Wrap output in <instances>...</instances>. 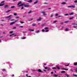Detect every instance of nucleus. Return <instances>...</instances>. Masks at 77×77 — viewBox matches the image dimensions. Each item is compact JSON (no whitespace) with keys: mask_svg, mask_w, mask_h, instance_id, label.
<instances>
[{"mask_svg":"<svg viewBox=\"0 0 77 77\" xmlns=\"http://www.w3.org/2000/svg\"><path fill=\"white\" fill-rule=\"evenodd\" d=\"M21 3V2H20L18 3L17 5L19 6V7H20V6H24V7H29V5L25 4H21L20 5V4Z\"/></svg>","mask_w":77,"mask_h":77,"instance_id":"nucleus-1","label":"nucleus"},{"mask_svg":"<svg viewBox=\"0 0 77 77\" xmlns=\"http://www.w3.org/2000/svg\"><path fill=\"white\" fill-rule=\"evenodd\" d=\"M3 3H5V1H2V2L1 3H0V6H3V5H4V3L2 4Z\"/></svg>","mask_w":77,"mask_h":77,"instance_id":"nucleus-2","label":"nucleus"},{"mask_svg":"<svg viewBox=\"0 0 77 77\" xmlns=\"http://www.w3.org/2000/svg\"><path fill=\"white\" fill-rule=\"evenodd\" d=\"M12 17V15H10L6 17L5 18H10V17Z\"/></svg>","mask_w":77,"mask_h":77,"instance_id":"nucleus-3","label":"nucleus"},{"mask_svg":"<svg viewBox=\"0 0 77 77\" xmlns=\"http://www.w3.org/2000/svg\"><path fill=\"white\" fill-rule=\"evenodd\" d=\"M42 18L41 17H39V19H38L37 20V21H41V20Z\"/></svg>","mask_w":77,"mask_h":77,"instance_id":"nucleus-4","label":"nucleus"},{"mask_svg":"<svg viewBox=\"0 0 77 77\" xmlns=\"http://www.w3.org/2000/svg\"><path fill=\"white\" fill-rule=\"evenodd\" d=\"M38 72H42L41 71V70L40 69H38Z\"/></svg>","mask_w":77,"mask_h":77,"instance_id":"nucleus-5","label":"nucleus"},{"mask_svg":"<svg viewBox=\"0 0 77 77\" xmlns=\"http://www.w3.org/2000/svg\"><path fill=\"white\" fill-rule=\"evenodd\" d=\"M5 8H8V5H6L4 7Z\"/></svg>","mask_w":77,"mask_h":77,"instance_id":"nucleus-6","label":"nucleus"},{"mask_svg":"<svg viewBox=\"0 0 77 77\" xmlns=\"http://www.w3.org/2000/svg\"><path fill=\"white\" fill-rule=\"evenodd\" d=\"M12 11V10H9L8 11H7L6 12V13H8V12H10V11Z\"/></svg>","mask_w":77,"mask_h":77,"instance_id":"nucleus-7","label":"nucleus"},{"mask_svg":"<svg viewBox=\"0 0 77 77\" xmlns=\"http://www.w3.org/2000/svg\"><path fill=\"white\" fill-rule=\"evenodd\" d=\"M32 2V0H29V1H28L27 2L28 3H31Z\"/></svg>","mask_w":77,"mask_h":77,"instance_id":"nucleus-8","label":"nucleus"},{"mask_svg":"<svg viewBox=\"0 0 77 77\" xmlns=\"http://www.w3.org/2000/svg\"><path fill=\"white\" fill-rule=\"evenodd\" d=\"M74 65L75 66H77V62H75L74 63Z\"/></svg>","mask_w":77,"mask_h":77,"instance_id":"nucleus-9","label":"nucleus"},{"mask_svg":"<svg viewBox=\"0 0 77 77\" xmlns=\"http://www.w3.org/2000/svg\"><path fill=\"white\" fill-rule=\"evenodd\" d=\"M28 30L29 31H31V32H33V31H34L33 29H29Z\"/></svg>","mask_w":77,"mask_h":77,"instance_id":"nucleus-10","label":"nucleus"},{"mask_svg":"<svg viewBox=\"0 0 77 77\" xmlns=\"http://www.w3.org/2000/svg\"><path fill=\"white\" fill-rule=\"evenodd\" d=\"M15 18L16 19H18L20 18V17H19V16H16L15 17Z\"/></svg>","mask_w":77,"mask_h":77,"instance_id":"nucleus-11","label":"nucleus"},{"mask_svg":"<svg viewBox=\"0 0 77 77\" xmlns=\"http://www.w3.org/2000/svg\"><path fill=\"white\" fill-rule=\"evenodd\" d=\"M14 23H15V22H11L10 23V25H12V24H14Z\"/></svg>","mask_w":77,"mask_h":77,"instance_id":"nucleus-12","label":"nucleus"},{"mask_svg":"<svg viewBox=\"0 0 77 77\" xmlns=\"http://www.w3.org/2000/svg\"><path fill=\"white\" fill-rule=\"evenodd\" d=\"M71 8H75V5H74V6L73 5H72L71 6Z\"/></svg>","mask_w":77,"mask_h":77,"instance_id":"nucleus-13","label":"nucleus"},{"mask_svg":"<svg viewBox=\"0 0 77 77\" xmlns=\"http://www.w3.org/2000/svg\"><path fill=\"white\" fill-rule=\"evenodd\" d=\"M44 29L45 30H47V29H48V28L47 27H45Z\"/></svg>","mask_w":77,"mask_h":77,"instance_id":"nucleus-14","label":"nucleus"},{"mask_svg":"<svg viewBox=\"0 0 77 77\" xmlns=\"http://www.w3.org/2000/svg\"><path fill=\"white\" fill-rule=\"evenodd\" d=\"M13 15H14L15 16H16V15H17V14L14 13L13 14Z\"/></svg>","mask_w":77,"mask_h":77,"instance_id":"nucleus-15","label":"nucleus"},{"mask_svg":"<svg viewBox=\"0 0 77 77\" xmlns=\"http://www.w3.org/2000/svg\"><path fill=\"white\" fill-rule=\"evenodd\" d=\"M61 73H65L66 72L65 71H62L61 72Z\"/></svg>","mask_w":77,"mask_h":77,"instance_id":"nucleus-16","label":"nucleus"},{"mask_svg":"<svg viewBox=\"0 0 77 77\" xmlns=\"http://www.w3.org/2000/svg\"><path fill=\"white\" fill-rule=\"evenodd\" d=\"M18 21V20H15L14 22V23H17V21Z\"/></svg>","mask_w":77,"mask_h":77,"instance_id":"nucleus-17","label":"nucleus"},{"mask_svg":"<svg viewBox=\"0 0 77 77\" xmlns=\"http://www.w3.org/2000/svg\"><path fill=\"white\" fill-rule=\"evenodd\" d=\"M74 18V17H70L69 18V20H71L73 18Z\"/></svg>","mask_w":77,"mask_h":77,"instance_id":"nucleus-18","label":"nucleus"},{"mask_svg":"<svg viewBox=\"0 0 77 77\" xmlns=\"http://www.w3.org/2000/svg\"><path fill=\"white\" fill-rule=\"evenodd\" d=\"M65 75L67 77H69V76L67 74H65Z\"/></svg>","mask_w":77,"mask_h":77,"instance_id":"nucleus-19","label":"nucleus"},{"mask_svg":"<svg viewBox=\"0 0 77 77\" xmlns=\"http://www.w3.org/2000/svg\"><path fill=\"white\" fill-rule=\"evenodd\" d=\"M73 14H74V13H71L69 14V15H73Z\"/></svg>","mask_w":77,"mask_h":77,"instance_id":"nucleus-20","label":"nucleus"},{"mask_svg":"<svg viewBox=\"0 0 77 77\" xmlns=\"http://www.w3.org/2000/svg\"><path fill=\"white\" fill-rule=\"evenodd\" d=\"M38 3V1H36L35 2H34V4H36V3Z\"/></svg>","mask_w":77,"mask_h":77,"instance_id":"nucleus-21","label":"nucleus"},{"mask_svg":"<svg viewBox=\"0 0 77 77\" xmlns=\"http://www.w3.org/2000/svg\"><path fill=\"white\" fill-rule=\"evenodd\" d=\"M57 68L58 69H60V67H59L58 66L57 67Z\"/></svg>","mask_w":77,"mask_h":77,"instance_id":"nucleus-22","label":"nucleus"},{"mask_svg":"<svg viewBox=\"0 0 77 77\" xmlns=\"http://www.w3.org/2000/svg\"><path fill=\"white\" fill-rule=\"evenodd\" d=\"M61 5H63V4H66V3L65 2H63L61 3Z\"/></svg>","mask_w":77,"mask_h":77,"instance_id":"nucleus-23","label":"nucleus"},{"mask_svg":"<svg viewBox=\"0 0 77 77\" xmlns=\"http://www.w3.org/2000/svg\"><path fill=\"white\" fill-rule=\"evenodd\" d=\"M42 14H44L45 13V12H44V11H42Z\"/></svg>","mask_w":77,"mask_h":77,"instance_id":"nucleus-24","label":"nucleus"},{"mask_svg":"<svg viewBox=\"0 0 77 77\" xmlns=\"http://www.w3.org/2000/svg\"><path fill=\"white\" fill-rule=\"evenodd\" d=\"M31 12H32V11H29V12H28V14H30V13H31Z\"/></svg>","mask_w":77,"mask_h":77,"instance_id":"nucleus-25","label":"nucleus"},{"mask_svg":"<svg viewBox=\"0 0 77 77\" xmlns=\"http://www.w3.org/2000/svg\"><path fill=\"white\" fill-rule=\"evenodd\" d=\"M69 22V21H65V22H64L65 23H68Z\"/></svg>","mask_w":77,"mask_h":77,"instance_id":"nucleus-26","label":"nucleus"},{"mask_svg":"<svg viewBox=\"0 0 77 77\" xmlns=\"http://www.w3.org/2000/svg\"><path fill=\"white\" fill-rule=\"evenodd\" d=\"M32 26H36V24H33L32 25Z\"/></svg>","mask_w":77,"mask_h":77,"instance_id":"nucleus-27","label":"nucleus"},{"mask_svg":"<svg viewBox=\"0 0 77 77\" xmlns=\"http://www.w3.org/2000/svg\"><path fill=\"white\" fill-rule=\"evenodd\" d=\"M72 25H77V23H72Z\"/></svg>","mask_w":77,"mask_h":77,"instance_id":"nucleus-28","label":"nucleus"},{"mask_svg":"<svg viewBox=\"0 0 77 77\" xmlns=\"http://www.w3.org/2000/svg\"><path fill=\"white\" fill-rule=\"evenodd\" d=\"M20 23H21V24H23V23H24V22H20Z\"/></svg>","mask_w":77,"mask_h":77,"instance_id":"nucleus-29","label":"nucleus"},{"mask_svg":"<svg viewBox=\"0 0 77 77\" xmlns=\"http://www.w3.org/2000/svg\"><path fill=\"white\" fill-rule=\"evenodd\" d=\"M54 76H55V77H57V76H58V75H54Z\"/></svg>","mask_w":77,"mask_h":77,"instance_id":"nucleus-30","label":"nucleus"},{"mask_svg":"<svg viewBox=\"0 0 77 77\" xmlns=\"http://www.w3.org/2000/svg\"><path fill=\"white\" fill-rule=\"evenodd\" d=\"M15 8L14 6H12L11 7V8Z\"/></svg>","mask_w":77,"mask_h":77,"instance_id":"nucleus-31","label":"nucleus"},{"mask_svg":"<svg viewBox=\"0 0 77 77\" xmlns=\"http://www.w3.org/2000/svg\"><path fill=\"white\" fill-rule=\"evenodd\" d=\"M65 16H67V15H68V14H64Z\"/></svg>","mask_w":77,"mask_h":77,"instance_id":"nucleus-32","label":"nucleus"},{"mask_svg":"<svg viewBox=\"0 0 77 77\" xmlns=\"http://www.w3.org/2000/svg\"><path fill=\"white\" fill-rule=\"evenodd\" d=\"M13 35H14V34H13L12 35H10V36L11 37V36H13Z\"/></svg>","mask_w":77,"mask_h":77,"instance_id":"nucleus-33","label":"nucleus"},{"mask_svg":"<svg viewBox=\"0 0 77 77\" xmlns=\"http://www.w3.org/2000/svg\"><path fill=\"white\" fill-rule=\"evenodd\" d=\"M69 63L68 64V65H65V66H69Z\"/></svg>","mask_w":77,"mask_h":77,"instance_id":"nucleus-34","label":"nucleus"},{"mask_svg":"<svg viewBox=\"0 0 77 77\" xmlns=\"http://www.w3.org/2000/svg\"><path fill=\"white\" fill-rule=\"evenodd\" d=\"M68 28H67L66 29V31H68Z\"/></svg>","mask_w":77,"mask_h":77,"instance_id":"nucleus-35","label":"nucleus"},{"mask_svg":"<svg viewBox=\"0 0 77 77\" xmlns=\"http://www.w3.org/2000/svg\"><path fill=\"white\" fill-rule=\"evenodd\" d=\"M74 76H75V77H77V75H74L73 74Z\"/></svg>","mask_w":77,"mask_h":77,"instance_id":"nucleus-36","label":"nucleus"},{"mask_svg":"<svg viewBox=\"0 0 77 77\" xmlns=\"http://www.w3.org/2000/svg\"><path fill=\"white\" fill-rule=\"evenodd\" d=\"M22 6V8H21V9H24V7H23V6Z\"/></svg>","mask_w":77,"mask_h":77,"instance_id":"nucleus-37","label":"nucleus"},{"mask_svg":"<svg viewBox=\"0 0 77 77\" xmlns=\"http://www.w3.org/2000/svg\"><path fill=\"white\" fill-rule=\"evenodd\" d=\"M42 32H45V30H44V29H43L42 30Z\"/></svg>","mask_w":77,"mask_h":77,"instance_id":"nucleus-38","label":"nucleus"},{"mask_svg":"<svg viewBox=\"0 0 77 77\" xmlns=\"http://www.w3.org/2000/svg\"><path fill=\"white\" fill-rule=\"evenodd\" d=\"M39 31L38 30L37 31L36 33H39Z\"/></svg>","mask_w":77,"mask_h":77,"instance_id":"nucleus-39","label":"nucleus"},{"mask_svg":"<svg viewBox=\"0 0 77 77\" xmlns=\"http://www.w3.org/2000/svg\"><path fill=\"white\" fill-rule=\"evenodd\" d=\"M53 16V14L51 15V17H52Z\"/></svg>","mask_w":77,"mask_h":77,"instance_id":"nucleus-40","label":"nucleus"},{"mask_svg":"<svg viewBox=\"0 0 77 77\" xmlns=\"http://www.w3.org/2000/svg\"><path fill=\"white\" fill-rule=\"evenodd\" d=\"M13 33V31L10 32V33L11 34V33Z\"/></svg>","mask_w":77,"mask_h":77,"instance_id":"nucleus-41","label":"nucleus"},{"mask_svg":"<svg viewBox=\"0 0 77 77\" xmlns=\"http://www.w3.org/2000/svg\"><path fill=\"white\" fill-rule=\"evenodd\" d=\"M74 3H77V0L74 1Z\"/></svg>","mask_w":77,"mask_h":77,"instance_id":"nucleus-42","label":"nucleus"},{"mask_svg":"<svg viewBox=\"0 0 77 77\" xmlns=\"http://www.w3.org/2000/svg\"><path fill=\"white\" fill-rule=\"evenodd\" d=\"M75 72H77V68L76 69H75Z\"/></svg>","mask_w":77,"mask_h":77,"instance_id":"nucleus-43","label":"nucleus"},{"mask_svg":"<svg viewBox=\"0 0 77 77\" xmlns=\"http://www.w3.org/2000/svg\"><path fill=\"white\" fill-rule=\"evenodd\" d=\"M55 16H58V14H55Z\"/></svg>","mask_w":77,"mask_h":77,"instance_id":"nucleus-44","label":"nucleus"},{"mask_svg":"<svg viewBox=\"0 0 77 77\" xmlns=\"http://www.w3.org/2000/svg\"><path fill=\"white\" fill-rule=\"evenodd\" d=\"M43 16H45V15H47V14H45L43 15Z\"/></svg>","mask_w":77,"mask_h":77,"instance_id":"nucleus-45","label":"nucleus"},{"mask_svg":"<svg viewBox=\"0 0 77 77\" xmlns=\"http://www.w3.org/2000/svg\"><path fill=\"white\" fill-rule=\"evenodd\" d=\"M49 70H50V68H49L48 69V70L49 71Z\"/></svg>","mask_w":77,"mask_h":77,"instance_id":"nucleus-46","label":"nucleus"},{"mask_svg":"<svg viewBox=\"0 0 77 77\" xmlns=\"http://www.w3.org/2000/svg\"><path fill=\"white\" fill-rule=\"evenodd\" d=\"M49 30H46V31H45L46 32H48Z\"/></svg>","mask_w":77,"mask_h":77,"instance_id":"nucleus-47","label":"nucleus"},{"mask_svg":"<svg viewBox=\"0 0 77 77\" xmlns=\"http://www.w3.org/2000/svg\"><path fill=\"white\" fill-rule=\"evenodd\" d=\"M61 69H62L63 70H65V69L62 68Z\"/></svg>","mask_w":77,"mask_h":77,"instance_id":"nucleus-48","label":"nucleus"},{"mask_svg":"<svg viewBox=\"0 0 77 77\" xmlns=\"http://www.w3.org/2000/svg\"><path fill=\"white\" fill-rule=\"evenodd\" d=\"M16 27H14L13 28V29H16Z\"/></svg>","mask_w":77,"mask_h":77,"instance_id":"nucleus-49","label":"nucleus"},{"mask_svg":"<svg viewBox=\"0 0 77 77\" xmlns=\"http://www.w3.org/2000/svg\"><path fill=\"white\" fill-rule=\"evenodd\" d=\"M52 69H56V68L53 67V68H52Z\"/></svg>","mask_w":77,"mask_h":77,"instance_id":"nucleus-50","label":"nucleus"},{"mask_svg":"<svg viewBox=\"0 0 77 77\" xmlns=\"http://www.w3.org/2000/svg\"><path fill=\"white\" fill-rule=\"evenodd\" d=\"M45 69H47V67H45Z\"/></svg>","mask_w":77,"mask_h":77,"instance_id":"nucleus-51","label":"nucleus"},{"mask_svg":"<svg viewBox=\"0 0 77 77\" xmlns=\"http://www.w3.org/2000/svg\"><path fill=\"white\" fill-rule=\"evenodd\" d=\"M19 27H21L22 28H23V26H21Z\"/></svg>","mask_w":77,"mask_h":77,"instance_id":"nucleus-52","label":"nucleus"},{"mask_svg":"<svg viewBox=\"0 0 77 77\" xmlns=\"http://www.w3.org/2000/svg\"><path fill=\"white\" fill-rule=\"evenodd\" d=\"M65 70H66V71H68V69H65Z\"/></svg>","mask_w":77,"mask_h":77,"instance_id":"nucleus-53","label":"nucleus"},{"mask_svg":"<svg viewBox=\"0 0 77 77\" xmlns=\"http://www.w3.org/2000/svg\"><path fill=\"white\" fill-rule=\"evenodd\" d=\"M3 71H5V69H2Z\"/></svg>","mask_w":77,"mask_h":77,"instance_id":"nucleus-54","label":"nucleus"},{"mask_svg":"<svg viewBox=\"0 0 77 77\" xmlns=\"http://www.w3.org/2000/svg\"><path fill=\"white\" fill-rule=\"evenodd\" d=\"M56 22H57V20L54 21L53 23H56Z\"/></svg>","mask_w":77,"mask_h":77,"instance_id":"nucleus-55","label":"nucleus"},{"mask_svg":"<svg viewBox=\"0 0 77 77\" xmlns=\"http://www.w3.org/2000/svg\"><path fill=\"white\" fill-rule=\"evenodd\" d=\"M67 8H71V6H69L67 7Z\"/></svg>","mask_w":77,"mask_h":77,"instance_id":"nucleus-56","label":"nucleus"},{"mask_svg":"<svg viewBox=\"0 0 77 77\" xmlns=\"http://www.w3.org/2000/svg\"><path fill=\"white\" fill-rule=\"evenodd\" d=\"M59 17H61V16H59L58 17H57L56 18H59Z\"/></svg>","mask_w":77,"mask_h":77,"instance_id":"nucleus-57","label":"nucleus"},{"mask_svg":"<svg viewBox=\"0 0 77 77\" xmlns=\"http://www.w3.org/2000/svg\"><path fill=\"white\" fill-rule=\"evenodd\" d=\"M22 39H26V37H23Z\"/></svg>","mask_w":77,"mask_h":77,"instance_id":"nucleus-58","label":"nucleus"},{"mask_svg":"<svg viewBox=\"0 0 77 77\" xmlns=\"http://www.w3.org/2000/svg\"><path fill=\"white\" fill-rule=\"evenodd\" d=\"M51 74H53V72H51Z\"/></svg>","mask_w":77,"mask_h":77,"instance_id":"nucleus-59","label":"nucleus"},{"mask_svg":"<svg viewBox=\"0 0 77 77\" xmlns=\"http://www.w3.org/2000/svg\"><path fill=\"white\" fill-rule=\"evenodd\" d=\"M44 24H42V25H41V26H44Z\"/></svg>","mask_w":77,"mask_h":77,"instance_id":"nucleus-60","label":"nucleus"},{"mask_svg":"<svg viewBox=\"0 0 77 77\" xmlns=\"http://www.w3.org/2000/svg\"><path fill=\"white\" fill-rule=\"evenodd\" d=\"M73 27H74V28H75H75H76V27H75V26H74Z\"/></svg>","mask_w":77,"mask_h":77,"instance_id":"nucleus-61","label":"nucleus"},{"mask_svg":"<svg viewBox=\"0 0 77 77\" xmlns=\"http://www.w3.org/2000/svg\"><path fill=\"white\" fill-rule=\"evenodd\" d=\"M19 25L17 24V25H16V26H18Z\"/></svg>","mask_w":77,"mask_h":77,"instance_id":"nucleus-62","label":"nucleus"},{"mask_svg":"<svg viewBox=\"0 0 77 77\" xmlns=\"http://www.w3.org/2000/svg\"><path fill=\"white\" fill-rule=\"evenodd\" d=\"M26 76L27 77H28V75L27 74L26 75Z\"/></svg>","mask_w":77,"mask_h":77,"instance_id":"nucleus-63","label":"nucleus"},{"mask_svg":"<svg viewBox=\"0 0 77 77\" xmlns=\"http://www.w3.org/2000/svg\"><path fill=\"white\" fill-rule=\"evenodd\" d=\"M44 4H45H45H47V3H44Z\"/></svg>","mask_w":77,"mask_h":77,"instance_id":"nucleus-64","label":"nucleus"}]
</instances>
